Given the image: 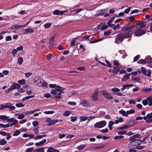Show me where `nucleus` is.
<instances>
[{"label": "nucleus", "mask_w": 152, "mask_h": 152, "mask_svg": "<svg viewBox=\"0 0 152 152\" xmlns=\"http://www.w3.org/2000/svg\"><path fill=\"white\" fill-rule=\"evenodd\" d=\"M34 82L37 83V86L39 87H46L48 84L47 83L44 82L43 79L39 76H36L34 79Z\"/></svg>", "instance_id": "1"}, {"label": "nucleus", "mask_w": 152, "mask_h": 152, "mask_svg": "<svg viewBox=\"0 0 152 152\" xmlns=\"http://www.w3.org/2000/svg\"><path fill=\"white\" fill-rule=\"evenodd\" d=\"M142 142L141 140L139 139H137L134 142H132L130 143L128 145L129 148L130 149L135 148L136 147L139 146Z\"/></svg>", "instance_id": "2"}, {"label": "nucleus", "mask_w": 152, "mask_h": 152, "mask_svg": "<svg viewBox=\"0 0 152 152\" xmlns=\"http://www.w3.org/2000/svg\"><path fill=\"white\" fill-rule=\"evenodd\" d=\"M124 38H125L123 33H119L115 37V42L117 44L121 43L123 41Z\"/></svg>", "instance_id": "3"}, {"label": "nucleus", "mask_w": 152, "mask_h": 152, "mask_svg": "<svg viewBox=\"0 0 152 152\" xmlns=\"http://www.w3.org/2000/svg\"><path fill=\"white\" fill-rule=\"evenodd\" d=\"M122 30L124 31V33L123 34H124V37L125 38H131L132 37V31L131 30Z\"/></svg>", "instance_id": "4"}, {"label": "nucleus", "mask_w": 152, "mask_h": 152, "mask_svg": "<svg viewBox=\"0 0 152 152\" xmlns=\"http://www.w3.org/2000/svg\"><path fill=\"white\" fill-rule=\"evenodd\" d=\"M106 125L105 121H102L96 123L94 126L95 127L100 128Z\"/></svg>", "instance_id": "5"}, {"label": "nucleus", "mask_w": 152, "mask_h": 152, "mask_svg": "<svg viewBox=\"0 0 152 152\" xmlns=\"http://www.w3.org/2000/svg\"><path fill=\"white\" fill-rule=\"evenodd\" d=\"M141 72L145 75H147L148 77H150L151 73V72L149 69L147 71L143 67H141Z\"/></svg>", "instance_id": "6"}, {"label": "nucleus", "mask_w": 152, "mask_h": 152, "mask_svg": "<svg viewBox=\"0 0 152 152\" xmlns=\"http://www.w3.org/2000/svg\"><path fill=\"white\" fill-rule=\"evenodd\" d=\"M145 31L140 29H138L135 31L134 34L136 36H140L145 34Z\"/></svg>", "instance_id": "7"}, {"label": "nucleus", "mask_w": 152, "mask_h": 152, "mask_svg": "<svg viewBox=\"0 0 152 152\" xmlns=\"http://www.w3.org/2000/svg\"><path fill=\"white\" fill-rule=\"evenodd\" d=\"M99 93L98 90L97 88H96L93 94L91 96L92 99L94 101H95L98 99L97 96Z\"/></svg>", "instance_id": "8"}, {"label": "nucleus", "mask_w": 152, "mask_h": 152, "mask_svg": "<svg viewBox=\"0 0 152 152\" xmlns=\"http://www.w3.org/2000/svg\"><path fill=\"white\" fill-rule=\"evenodd\" d=\"M46 122L47 123V124L48 126L53 125L56 123L58 122V120L57 119L51 120L50 118H47L46 120Z\"/></svg>", "instance_id": "9"}, {"label": "nucleus", "mask_w": 152, "mask_h": 152, "mask_svg": "<svg viewBox=\"0 0 152 152\" xmlns=\"http://www.w3.org/2000/svg\"><path fill=\"white\" fill-rule=\"evenodd\" d=\"M152 116L151 113L148 114L146 116H144L143 117V119L145 120L148 123H150L152 122Z\"/></svg>", "instance_id": "10"}, {"label": "nucleus", "mask_w": 152, "mask_h": 152, "mask_svg": "<svg viewBox=\"0 0 152 152\" xmlns=\"http://www.w3.org/2000/svg\"><path fill=\"white\" fill-rule=\"evenodd\" d=\"M102 93L105 97L108 99L111 100L113 99V97L110 94L105 91H102Z\"/></svg>", "instance_id": "11"}, {"label": "nucleus", "mask_w": 152, "mask_h": 152, "mask_svg": "<svg viewBox=\"0 0 152 152\" xmlns=\"http://www.w3.org/2000/svg\"><path fill=\"white\" fill-rule=\"evenodd\" d=\"M67 11H68L67 10H63V11H60L58 10H56L53 12V14L54 15H61Z\"/></svg>", "instance_id": "12"}, {"label": "nucleus", "mask_w": 152, "mask_h": 152, "mask_svg": "<svg viewBox=\"0 0 152 152\" xmlns=\"http://www.w3.org/2000/svg\"><path fill=\"white\" fill-rule=\"evenodd\" d=\"M135 26V25H126L122 27L121 30H131L130 29L134 28Z\"/></svg>", "instance_id": "13"}, {"label": "nucleus", "mask_w": 152, "mask_h": 152, "mask_svg": "<svg viewBox=\"0 0 152 152\" xmlns=\"http://www.w3.org/2000/svg\"><path fill=\"white\" fill-rule=\"evenodd\" d=\"M21 86L19 84L16 83H13L10 86L12 90L16 89H19L20 88Z\"/></svg>", "instance_id": "14"}, {"label": "nucleus", "mask_w": 152, "mask_h": 152, "mask_svg": "<svg viewBox=\"0 0 152 152\" xmlns=\"http://www.w3.org/2000/svg\"><path fill=\"white\" fill-rule=\"evenodd\" d=\"M6 108H8L10 110H14L15 109V107L14 106H12V104L10 103H6Z\"/></svg>", "instance_id": "15"}, {"label": "nucleus", "mask_w": 152, "mask_h": 152, "mask_svg": "<svg viewBox=\"0 0 152 152\" xmlns=\"http://www.w3.org/2000/svg\"><path fill=\"white\" fill-rule=\"evenodd\" d=\"M23 32L24 31V32L23 33V34H29L32 33L34 32V30L31 29L30 28H28L27 29H24Z\"/></svg>", "instance_id": "16"}, {"label": "nucleus", "mask_w": 152, "mask_h": 152, "mask_svg": "<svg viewBox=\"0 0 152 152\" xmlns=\"http://www.w3.org/2000/svg\"><path fill=\"white\" fill-rule=\"evenodd\" d=\"M107 9H101L97 10L96 12V15H100L104 14L107 11Z\"/></svg>", "instance_id": "17"}, {"label": "nucleus", "mask_w": 152, "mask_h": 152, "mask_svg": "<svg viewBox=\"0 0 152 152\" xmlns=\"http://www.w3.org/2000/svg\"><path fill=\"white\" fill-rule=\"evenodd\" d=\"M130 76V74L129 73L125 74L124 75V77L122 78L121 80V81L124 82L129 79V77Z\"/></svg>", "instance_id": "18"}, {"label": "nucleus", "mask_w": 152, "mask_h": 152, "mask_svg": "<svg viewBox=\"0 0 152 152\" xmlns=\"http://www.w3.org/2000/svg\"><path fill=\"white\" fill-rule=\"evenodd\" d=\"M55 41V37L53 36L50 39L49 41V44L50 46H52L54 45Z\"/></svg>", "instance_id": "19"}, {"label": "nucleus", "mask_w": 152, "mask_h": 152, "mask_svg": "<svg viewBox=\"0 0 152 152\" xmlns=\"http://www.w3.org/2000/svg\"><path fill=\"white\" fill-rule=\"evenodd\" d=\"M64 92H59L58 93L56 94L55 95L53 96V97L52 98H60L61 97V94L63 93Z\"/></svg>", "instance_id": "20"}, {"label": "nucleus", "mask_w": 152, "mask_h": 152, "mask_svg": "<svg viewBox=\"0 0 152 152\" xmlns=\"http://www.w3.org/2000/svg\"><path fill=\"white\" fill-rule=\"evenodd\" d=\"M80 104L84 106L89 107L90 105L89 103L86 100H83L80 103Z\"/></svg>", "instance_id": "21"}, {"label": "nucleus", "mask_w": 152, "mask_h": 152, "mask_svg": "<svg viewBox=\"0 0 152 152\" xmlns=\"http://www.w3.org/2000/svg\"><path fill=\"white\" fill-rule=\"evenodd\" d=\"M46 142V139H44L40 141L39 142H37L35 143V145L36 146H42L44 143Z\"/></svg>", "instance_id": "22"}, {"label": "nucleus", "mask_w": 152, "mask_h": 152, "mask_svg": "<svg viewBox=\"0 0 152 152\" xmlns=\"http://www.w3.org/2000/svg\"><path fill=\"white\" fill-rule=\"evenodd\" d=\"M55 89L58 92H63L62 91L64 90V89L63 88L57 85Z\"/></svg>", "instance_id": "23"}, {"label": "nucleus", "mask_w": 152, "mask_h": 152, "mask_svg": "<svg viewBox=\"0 0 152 152\" xmlns=\"http://www.w3.org/2000/svg\"><path fill=\"white\" fill-rule=\"evenodd\" d=\"M119 113L120 114H122V115L126 117H127L128 115H127L126 112L125 111L123 110V109H121V110L119 111Z\"/></svg>", "instance_id": "24"}, {"label": "nucleus", "mask_w": 152, "mask_h": 152, "mask_svg": "<svg viewBox=\"0 0 152 152\" xmlns=\"http://www.w3.org/2000/svg\"><path fill=\"white\" fill-rule=\"evenodd\" d=\"M34 95H31V96H26L24 98H23L22 99V101H24L26 100L29 99L31 98L34 97Z\"/></svg>", "instance_id": "25"}, {"label": "nucleus", "mask_w": 152, "mask_h": 152, "mask_svg": "<svg viewBox=\"0 0 152 152\" xmlns=\"http://www.w3.org/2000/svg\"><path fill=\"white\" fill-rule=\"evenodd\" d=\"M34 152H45L44 148L43 147L35 149Z\"/></svg>", "instance_id": "26"}, {"label": "nucleus", "mask_w": 152, "mask_h": 152, "mask_svg": "<svg viewBox=\"0 0 152 152\" xmlns=\"http://www.w3.org/2000/svg\"><path fill=\"white\" fill-rule=\"evenodd\" d=\"M18 122V120H15L13 122L11 123H8L7 124L8 127H12L13 125H15Z\"/></svg>", "instance_id": "27"}, {"label": "nucleus", "mask_w": 152, "mask_h": 152, "mask_svg": "<svg viewBox=\"0 0 152 152\" xmlns=\"http://www.w3.org/2000/svg\"><path fill=\"white\" fill-rule=\"evenodd\" d=\"M138 64H145L146 63V61L143 59H141L138 60L137 62Z\"/></svg>", "instance_id": "28"}, {"label": "nucleus", "mask_w": 152, "mask_h": 152, "mask_svg": "<svg viewBox=\"0 0 152 152\" xmlns=\"http://www.w3.org/2000/svg\"><path fill=\"white\" fill-rule=\"evenodd\" d=\"M104 147V146L102 145L95 146L93 147L92 149L93 150H97L98 149H100Z\"/></svg>", "instance_id": "29"}, {"label": "nucleus", "mask_w": 152, "mask_h": 152, "mask_svg": "<svg viewBox=\"0 0 152 152\" xmlns=\"http://www.w3.org/2000/svg\"><path fill=\"white\" fill-rule=\"evenodd\" d=\"M22 26H21L20 25L15 24L12 26L11 28L12 29H15V28H20L22 27Z\"/></svg>", "instance_id": "30"}, {"label": "nucleus", "mask_w": 152, "mask_h": 152, "mask_svg": "<svg viewBox=\"0 0 152 152\" xmlns=\"http://www.w3.org/2000/svg\"><path fill=\"white\" fill-rule=\"evenodd\" d=\"M130 127L129 125H124L118 128V129L120 130H123L126 128H129Z\"/></svg>", "instance_id": "31"}, {"label": "nucleus", "mask_w": 152, "mask_h": 152, "mask_svg": "<svg viewBox=\"0 0 152 152\" xmlns=\"http://www.w3.org/2000/svg\"><path fill=\"white\" fill-rule=\"evenodd\" d=\"M23 62V59L22 57H19L18 58V62L19 65H21Z\"/></svg>", "instance_id": "32"}, {"label": "nucleus", "mask_w": 152, "mask_h": 152, "mask_svg": "<svg viewBox=\"0 0 152 152\" xmlns=\"http://www.w3.org/2000/svg\"><path fill=\"white\" fill-rule=\"evenodd\" d=\"M9 117L5 115H0V118L1 119L3 120V121H5L7 120V118H8Z\"/></svg>", "instance_id": "33"}, {"label": "nucleus", "mask_w": 152, "mask_h": 152, "mask_svg": "<svg viewBox=\"0 0 152 152\" xmlns=\"http://www.w3.org/2000/svg\"><path fill=\"white\" fill-rule=\"evenodd\" d=\"M21 132V131L19 130H17L14 131L13 134V136H17L19 135Z\"/></svg>", "instance_id": "34"}, {"label": "nucleus", "mask_w": 152, "mask_h": 152, "mask_svg": "<svg viewBox=\"0 0 152 152\" xmlns=\"http://www.w3.org/2000/svg\"><path fill=\"white\" fill-rule=\"evenodd\" d=\"M51 25V24L50 23H45L44 26V27L45 28H48L50 27Z\"/></svg>", "instance_id": "35"}, {"label": "nucleus", "mask_w": 152, "mask_h": 152, "mask_svg": "<svg viewBox=\"0 0 152 152\" xmlns=\"http://www.w3.org/2000/svg\"><path fill=\"white\" fill-rule=\"evenodd\" d=\"M80 122H81L84 121H85L87 119V116H80Z\"/></svg>", "instance_id": "36"}, {"label": "nucleus", "mask_w": 152, "mask_h": 152, "mask_svg": "<svg viewBox=\"0 0 152 152\" xmlns=\"http://www.w3.org/2000/svg\"><path fill=\"white\" fill-rule=\"evenodd\" d=\"M132 80L136 82L140 83V78L139 77H132Z\"/></svg>", "instance_id": "37"}, {"label": "nucleus", "mask_w": 152, "mask_h": 152, "mask_svg": "<svg viewBox=\"0 0 152 152\" xmlns=\"http://www.w3.org/2000/svg\"><path fill=\"white\" fill-rule=\"evenodd\" d=\"M7 143V141L3 139H1L0 140V145H5Z\"/></svg>", "instance_id": "38"}, {"label": "nucleus", "mask_w": 152, "mask_h": 152, "mask_svg": "<svg viewBox=\"0 0 152 152\" xmlns=\"http://www.w3.org/2000/svg\"><path fill=\"white\" fill-rule=\"evenodd\" d=\"M85 146V145L81 144L78 146L77 147V148L79 150H82Z\"/></svg>", "instance_id": "39"}, {"label": "nucleus", "mask_w": 152, "mask_h": 152, "mask_svg": "<svg viewBox=\"0 0 152 152\" xmlns=\"http://www.w3.org/2000/svg\"><path fill=\"white\" fill-rule=\"evenodd\" d=\"M135 113V110L134 109H130L129 110H127L126 111L127 115L134 113Z\"/></svg>", "instance_id": "40"}, {"label": "nucleus", "mask_w": 152, "mask_h": 152, "mask_svg": "<svg viewBox=\"0 0 152 152\" xmlns=\"http://www.w3.org/2000/svg\"><path fill=\"white\" fill-rule=\"evenodd\" d=\"M39 127L38 126V127H37L36 128H34L33 129L34 133L37 135H38V133H39Z\"/></svg>", "instance_id": "41"}, {"label": "nucleus", "mask_w": 152, "mask_h": 152, "mask_svg": "<svg viewBox=\"0 0 152 152\" xmlns=\"http://www.w3.org/2000/svg\"><path fill=\"white\" fill-rule=\"evenodd\" d=\"M15 106L18 107H23L24 104H23L22 103L19 102L15 104Z\"/></svg>", "instance_id": "42"}, {"label": "nucleus", "mask_w": 152, "mask_h": 152, "mask_svg": "<svg viewBox=\"0 0 152 152\" xmlns=\"http://www.w3.org/2000/svg\"><path fill=\"white\" fill-rule=\"evenodd\" d=\"M71 113V112L69 111H65L63 113V115L65 116H69Z\"/></svg>", "instance_id": "43"}, {"label": "nucleus", "mask_w": 152, "mask_h": 152, "mask_svg": "<svg viewBox=\"0 0 152 152\" xmlns=\"http://www.w3.org/2000/svg\"><path fill=\"white\" fill-rule=\"evenodd\" d=\"M18 82L21 85H24L25 83V80L24 79L21 80H19L18 81Z\"/></svg>", "instance_id": "44"}, {"label": "nucleus", "mask_w": 152, "mask_h": 152, "mask_svg": "<svg viewBox=\"0 0 152 152\" xmlns=\"http://www.w3.org/2000/svg\"><path fill=\"white\" fill-rule=\"evenodd\" d=\"M71 121L72 122H74L77 120V116H71L70 117Z\"/></svg>", "instance_id": "45"}, {"label": "nucleus", "mask_w": 152, "mask_h": 152, "mask_svg": "<svg viewBox=\"0 0 152 152\" xmlns=\"http://www.w3.org/2000/svg\"><path fill=\"white\" fill-rule=\"evenodd\" d=\"M130 126H132L136 124V122L135 120H132L130 122Z\"/></svg>", "instance_id": "46"}, {"label": "nucleus", "mask_w": 152, "mask_h": 152, "mask_svg": "<svg viewBox=\"0 0 152 152\" xmlns=\"http://www.w3.org/2000/svg\"><path fill=\"white\" fill-rule=\"evenodd\" d=\"M17 52L18 51L16 49H13L12 50V54L14 56H15V54L17 53Z\"/></svg>", "instance_id": "47"}, {"label": "nucleus", "mask_w": 152, "mask_h": 152, "mask_svg": "<svg viewBox=\"0 0 152 152\" xmlns=\"http://www.w3.org/2000/svg\"><path fill=\"white\" fill-rule=\"evenodd\" d=\"M15 120H17L16 119H15L13 118H7V121L8 122H13Z\"/></svg>", "instance_id": "48"}, {"label": "nucleus", "mask_w": 152, "mask_h": 152, "mask_svg": "<svg viewBox=\"0 0 152 152\" xmlns=\"http://www.w3.org/2000/svg\"><path fill=\"white\" fill-rule=\"evenodd\" d=\"M124 136L122 135L116 136L114 137V139L115 140L123 138Z\"/></svg>", "instance_id": "49"}, {"label": "nucleus", "mask_w": 152, "mask_h": 152, "mask_svg": "<svg viewBox=\"0 0 152 152\" xmlns=\"http://www.w3.org/2000/svg\"><path fill=\"white\" fill-rule=\"evenodd\" d=\"M54 149L53 147H49L47 150V152H54Z\"/></svg>", "instance_id": "50"}, {"label": "nucleus", "mask_w": 152, "mask_h": 152, "mask_svg": "<svg viewBox=\"0 0 152 152\" xmlns=\"http://www.w3.org/2000/svg\"><path fill=\"white\" fill-rule=\"evenodd\" d=\"M8 128L7 124H0V129L1 128Z\"/></svg>", "instance_id": "51"}, {"label": "nucleus", "mask_w": 152, "mask_h": 152, "mask_svg": "<svg viewBox=\"0 0 152 152\" xmlns=\"http://www.w3.org/2000/svg\"><path fill=\"white\" fill-rule=\"evenodd\" d=\"M111 91L113 92H119L120 91V89L116 88H113L111 89Z\"/></svg>", "instance_id": "52"}, {"label": "nucleus", "mask_w": 152, "mask_h": 152, "mask_svg": "<svg viewBox=\"0 0 152 152\" xmlns=\"http://www.w3.org/2000/svg\"><path fill=\"white\" fill-rule=\"evenodd\" d=\"M126 132V131H122L118 132V134L119 135H123L125 134Z\"/></svg>", "instance_id": "53"}, {"label": "nucleus", "mask_w": 152, "mask_h": 152, "mask_svg": "<svg viewBox=\"0 0 152 152\" xmlns=\"http://www.w3.org/2000/svg\"><path fill=\"white\" fill-rule=\"evenodd\" d=\"M83 10V9H80L74 10L73 11L75 12V14H77L79 12H80L82 11Z\"/></svg>", "instance_id": "54"}, {"label": "nucleus", "mask_w": 152, "mask_h": 152, "mask_svg": "<svg viewBox=\"0 0 152 152\" xmlns=\"http://www.w3.org/2000/svg\"><path fill=\"white\" fill-rule=\"evenodd\" d=\"M102 40V39H97L94 41H90V42L91 43H94L100 41H101Z\"/></svg>", "instance_id": "55"}, {"label": "nucleus", "mask_w": 152, "mask_h": 152, "mask_svg": "<svg viewBox=\"0 0 152 152\" xmlns=\"http://www.w3.org/2000/svg\"><path fill=\"white\" fill-rule=\"evenodd\" d=\"M108 26L105 24L102 23V30L106 29L107 28Z\"/></svg>", "instance_id": "56"}, {"label": "nucleus", "mask_w": 152, "mask_h": 152, "mask_svg": "<svg viewBox=\"0 0 152 152\" xmlns=\"http://www.w3.org/2000/svg\"><path fill=\"white\" fill-rule=\"evenodd\" d=\"M148 101L147 99H144L142 101V103L144 105H146L148 104Z\"/></svg>", "instance_id": "57"}, {"label": "nucleus", "mask_w": 152, "mask_h": 152, "mask_svg": "<svg viewBox=\"0 0 152 152\" xmlns=\"http://www.w3.org/2000/svg\"><path fill=\"white\" fill-rule=\"evenodd\" d=\"M143 91L145 92H148L151 91V89L150 88H144L143 89Z\"/></svg>", "instance_id": "58"}, {"label": "nucleus", "mask_w": 152, "mask_h": 152, "mask_svg": "<svg viewBox=\"0 0 152 152\" xmlns=\"http://www.w3.org/2000/svg\"><path fill=\"white\" fill-rule=\"evenodd\" d=\"M5 108H6V103L5 105L2 104L0 105V110H2Z\"/></svg>", "instance_id": "59"}, {"label": "nucleus", "mask_w": 152, "mask_h": 152, "mask_svg": "<svg viewBox=\"0 0 152 152\" xmlns=\"http://www.w3.org/2000/svg\"><path fill=\"white\" fill-rule=\"evenodd\" d=\"M140 58V55H138L135 56L134 58V61H137Z\"/></svg>", "instance_id": "60"}, {"label": "nucleus", "mask_w": 152, "mask_h": 152, "mask_svg": "<svg viewBox=\"0 0 152 152\" xmlns=\"http://www.w3.org/2000/svg\"><path fill=\"white\" fill-rule=\"evenodd\" d=\"M38 122L37 121H34L32 122V124L34 126H36L39 125Z\"/></svg>", "instance_id": "61"}, {"label": "nucleus", "mask_w": 152, "mask_h": 152, "mask_svg": "<svg viewBox=\"0 0 152 152\" xmlns=\"http://www.w3.org/2000/svg\"><path fill=\"white\" fill-rule=\"evenodd\" d=\"M129 140L130 141H132V142H134L135 141V140H137V139H136L133 136H132L130 138H129Z\"/></svg>", "instance_id": "62"}, {"label": "nucleus", "mask_w": 152, "mask_h": 152, "mask_svg": "<svg viewBox=\"0 0 152 152\" xmlns=\"http://www.w3.org/2000/svg\"><path fill=\"white\" fill-rule=\"evenodd\" d=\"M24 117V115L23 114H19L18 116V118L21 119L23 118Z\"/></svg>", "instance_id": "63"}, {"label": "nucleus", "mask_w": 152, "mask_h": 152, "mask_svg": "<svg viewBox=\"0 0 152 152\" xmlns=\"http://www.w3.org/2000/svg\"><path fill=\"white\" fill-rule=\"evenodd\" d=\"M34 149V148H28L27 149L26 152H31L33 151Z\"/></svg>", "instance_id": "64"}]
</instances>
